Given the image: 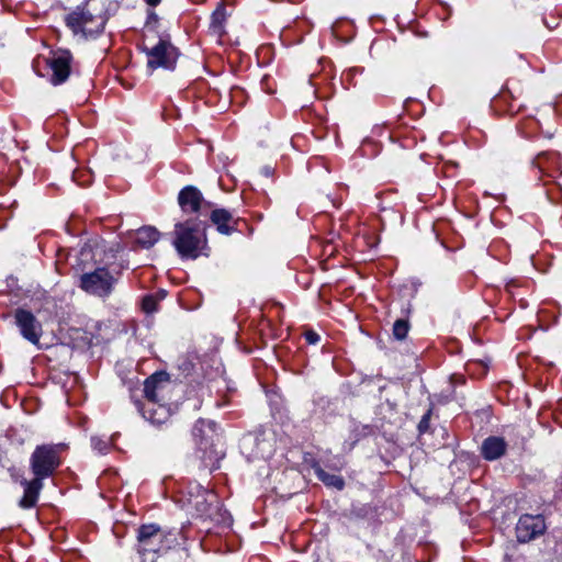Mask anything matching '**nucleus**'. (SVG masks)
Here are the masks:
<instances>
[{"instance_id": "obj_1", "label": "nucleus", "mask_w": 562, "mask_h": 562, "mask_svg": "<svg viewBox=\"0 0 562 562\" xmlns=\"http://www.w3.org/2000/svg\"><path fill=\"white\" fill-rule=\"evenodd\" d=\"M205 228L202 221L192 218L175 224L172 245L180 258L195 260L201 256H209Z\"/></svg>"}, {"instance_id": "obj_2", "label": "nucleus", "mask_w": 562, "mask_h": 562, "mask_svg": "<svg viewBox=\"0 0 562 562\" xmlns=\"http://www.w3.org/2000/svg\"><path fill=\"white\" fill-rule=\"evenodd\" d=\"M177 535L167 532L156 524H146L137 529L136 550L142 562H156L157 557L177 544Z\"/></svg>"}, {"instance_id": "obj_3", "label": "nucleus", "mask_w": 562, "mask_h": 562, "mask_svg": "<svg viewBox=\"0 0 562 562\" xmlns=\"http://www.w3.org/2000/svg\"><path fill=\"white\" fill-rule=\"evenodd\" d=\"M68 446L59 443L37 445L30 456V470L33 476L46 480L55 475L64 463V454Z\"/></svg>"}, {"instance_id": "obj_4", "label": "nucleus", "mask_w": 562, "mask_h": 562, "mask_svg": "<svg viewBox=\"0 0 562 562\" xmlns=\"http://www.w3.org/2000/svg\"><path fill=\"white\" fill-rule=\"evenodd\" d=\"M64 21L74 35L88 38L103 32L106 19L103 14L95 13L89 3H83L69 12Z\"/></svg>"}, {"instance_id": "obj_5", "label": "nucleus", "mask_w": 562, "mask_h": 562, "mask_svg": "<svg viewBox=\"0 0 562 562\" xmlns=\"http://www.w3.org/2000/svg\"><path fill=\"white\" fill-rule=\"evenodd\" d=\"M119 276L111 273L106 267H99L80 276L79 288L90 295L105 299L113 293Z\"/></svg>"}, {"instance_id": "obj_6", "label": "nucleus", "mask_w": 562, "mask_h": 562, "mask_svg": "<svg viewBox=\"0 0 562 562\" xmlns=\"http://www.w3.org/2000/svg\"><path fill=\"white\" fill-rule=\"evenodd\" d=\"M147 56V67L150 69H175L179 52L169 40L160 38L153 47H144Z\"/></svg>"}, {"instance_id": "obj_7", "label": "nucleus", "mask_w": 562, "mask_h": 562, "mask_svg": "<svg viewBox=\"0 0 562 562\" xmlns=\"http://www.w3.org/2000/svg\"><path fill=\"white\" fill-rule=\"evenodd\" d=\"M13 318L20 335L32 345L38 347L44 330L42 323L33 312L24 307H18L13 312Z\"/></svg>"}, {"instance_id": "obj_8", "label": "nucleus", "mask_w": 562, "mask_h": 562, "mask_svg": "<svg viewBox=\"0 0 562 562\" xmlns=\"http://www.w3.org/2000/svg\"><path fill=\"white\" fill-rule=\"evenodd\" d=\"M178 204L183 213L195 215L196 221L200 216H207L212 206V203L206 201L202 192L193 186H187L180 190Z\"/></svg>"}, {"instance_id": "obj_9", "label": "nucleus", "mask_w": 562, "mask_h": 562, "mask_svg": "<svg viewBox=\"0 0 562 562\" xmlns=\"http://www.w3.org/2000/svg\"><path fill=\"white\" fill-rule=\"evenodd\" d=\"M546 530L547 525L542 515L524 514L516 524V539L519 543H528L542 536Z\"/></svg>"}, {"instance_id": "obj_10", "label": "nucleus", "mask_w": 562, "mask_h": 562, "mask_svg": "<svg viewBox=\"0 0 562 562\" xmlns=\"http://www.w3.org/2000/svg\"><path fill=\"white\" fill-rule=\"evenodd\" d=\"M74 63V56L68 49H58L53 52L52 56L47 59V66L52 74L49 82L54 86L65 83L70 74Z\"/></svg>"}, {"instance_id": "obj_11", "label": "nucleus", "mask_w": 562, "mask_h": 562, "mask_svg": "<svg viewBox=\"0 0 562 562\" xmlns=\"http://www.w3.org/2000/svg\"><path fill=\"white\" fill-rule=\"evenodd\" d=\"M171 387L170 376L165 371H159L148 376L144 382V395L147 404L167 402Z\"/></svg>"}, {"instance_id": "obj_12", "label": "nucleus", "mask_w": 562, "mask_h": 562, "mask_svg": "<svg viewBox=\"0 0 562 562\" xmlns=\"http://www.w3.org/2000/svg\"><path fill=\"white\" fill-rule=\"evenodd\" d=\"M212 224L216 227V231L222 235H232L235 232H238L239 223L241 220L239 217H235L232 212L226 209L211 206L210 212L207 214Z\"/></svg>"}, {"instance_id": "obj_13", "label": "nucleus", "mask_w": 562, "mask_h": 562, "mask_svg": "<svg viewBox=\"0 0 562 562\" xmlns=\"http://www.w3.org/2000/svg\"><path fill=\"white\" fill-rule=\"evenodd\" d=\"M539 172L553 176L562 170V158L559 153L547 150L539 153L532 161Z\"/></svg>"}, {"instance_id": "obj_14", "label": "nucleus", "mask_w": 562, "mask_h": 562, "mask_svg": "<svg viewBox=\"0 0 562 562\" xmlns=\"http://www.w3.org/2000/svg\"><path fill=\"white\" fill-rule=\"evenodd\" d=\"M21 485L23 486L24 493L19 502L20 507L23 509L33 508L38 501L42 488L44 487L43 480L33 476L31 480H22Z\"/></svg>"}, {"instance_id": "obj_15", "label": "nucleus", "mask_w": 562, "mask_h": 562, "mask_svg": "<svg viewBox=\"0 0 562 562\" xmlns=\"http://www.w3.org/2000/svg\"><path fill=\"white\" fill-rule=\"evenodd\" d=\"M507 452V442L503 437L490 436L483 440L481 456L487 461L504 457Z\"/></svg>"}, {"instance_id": "obj_16", "label": "nucleus", "mask_w": 562, "mask_h": 562, "mask_svg": "<svg viewBox=\"0 0 562 562\" xmlns=\"http://www.w3.org/2000/svg\"><path fill=\"white\" fill-rule=\"evenodd\" d=\"M143 416L151 424L160 426L170 419L171 412L166 402L150 403L143 408Z\"/></svg>"}, {"instance_id": "obj_17", "label": "nucleus", "mask_w": 562, "mask_h": 562, "mask_svg": "<svg viewBox=\"0 0 562 562\" xmlns=\"http://www.w3.org/2000/svg\"><path fill=\"white\" fill-rule=\"evenodd\" d=\"M205 426V423L202 420H199L193 428V436L196 440V445L199 449L203 452L204 459L212 460L213 458L215 460L218 459L217 453L213 450V435L212 436H204L203 435V427Z\"/></svg>"}, {"instance_id": "obj_18", "label": "nucleus", "mask_w": 562, "mask_h": 562, "mask_svg": "<svg viewBox=\"0 0 562 562\" xmlns=\"http://www.w3.org/2000/svg\"><path fill=\"white\" fill-rule=\"evenodd\" d=\"M227 21V11L224 2L218 3L211 15L209 32L218 41L226 34L225 24Z\"/></svg>"}, {"instance_id": "obj_19", "label": "nucleus", "mask_w": 562, "mask_h": 562, "mask_svg": "<svg viewBox=\"0 0 562 562\" xmlns=\"http://www.w3.org/2000/svg\"><path fill=\"white\" fill-rule=\"evenodd\" d=\"M215 495L202 488H198L195 495H190L188 504L195 509L200 516L207 515Z\"/></svg>"}, {"instance_id": "obj_20", "label": "nucleus", "mask_w": 562, "mask_h": 562, "mask_svg": "<svg viewBox=\"0 0 562 562\" xmlns=\"http://www.w3.org/2000/svg\"><path fill=\"white\" fill-rule=\"evenodd\" d=\"M160 238V233L154 226H143L136 231L134 243L144 249L151 248Z\"/></svg>"}, {"instance_id": "obj_21", "label": "nucleus", "mask_w": 562, "mask_h": 562, "mask_svg": "<svg viewBox=\"0 0 562 562\" xmlns=\"http://www.w3.org/2000/svg\"><path fill=\"white\" fill-rule=\"evenodd\" d=\"M517 82L513 79L508 80L505 89H503L493 100L492 108L502 114L506 113V106L509 105L513 98L514 85Z\"/></svg>"}, {"instance_id": "obj_22", "label": "nucleus", "mask_w": 562, "mask_h": 562, "mask_svg": "<svg viewBox=\"0 0 562 562\" xmlns=\"http://www.w3.org/2000/svg\"><path fill=\"white\" fill-rule=\"evenodd\" d=\"M314 470L317 479L321 482H323L326 486L334 487L338 491H341L345 487V480L342 476L337 474H330L321 467H316Z\"/></svg>"}, {"instance_id": "obj_23", "label": "nucleus", "mask_w": 562, "mask_h": 562, "mask_svg": "<svg viewBox=\"0 0 562 562\" xmlns=\"http://www.w3.org/2000/svg\"><path fill=\"white\" fill-rule=\"evenodd\" d=\"M524 108L525 103L522 102V89H517L516 85H514L512 102L508 106H506L505 114L510 116L517 115Z\"/></svg>"}, {"instance_id": "obj_24", "label": "nucleus", "mask_w": 562, "mask_h": 562, "mask_svg": "<svg viewBox=\"0 0 562 562\" xmlns=\"http://www.w3.org/2000/svg\"><path fill=\"white\" fill-rule=\"evenodd\" d=\"M411 324L407 318H398L394 322L392 334L396 340H404L409 331Z\"/></svg>"}, {"instance_id": "obj_25", "label": "nucleus", "mask_w": 562, "mask_h": 562, "mask_svg": "<svg viewBox=\"0 0 562 562\" xmlns=\"http://www.w3.org/2000/svg\"><path fill=\"white\" fill-rule=\"evenodd\" d=\"M432 415V406H430L427 412L422 416L417 429L419 435L426 434L430 429V419Z\"/></svg>"}, {"instance_id": "obj_26", "label": "nucleus", "mask_w": 562, "mask_h": 562, "mask_svg": "<svg viewBox=\"0 0 562 562\" xmlns=\"http://www.w3.org/2000/svg\"><path fill=\"white\" fill-rule=\"evenodd\" d=\"M143 311L147 314H151L157 311L158 302L153 295H147L142 302Z\"/></svg>"}, {"instance_id": "obj_27", "label": "nucleus", "mask_w": 562, "mask_h": 562, "mask_svg": "<svg viewBox=\"0 0 562 562\" xmlns=\"http://www.w3.org/2000/svg\"><path fill=\"white\" fill-rule=\"evenodd\" d=\"M516 7V0H501L499 3V10L506 14L512 13Z\"/></svg>"}, {"instance_id": "obj_28", "label": "nucleus", "mask_w": 562, "mask_h": 562, "mask_svg": "<svg viewBox=\"0 0 562 562\" xmlns=\"http://www.w3.org/2000/svg\"><path fill=\"white\" fill-rule=\"evenodd\" d=\"M304 338L310 345H315L321 340V336L313 329L306 330L304 333Z\"/></svg>"}, {"instance_id": "obj_29", "label": "nucleus", "mask_w": 562, "mask_h": 562, "mask_svg": "<svg viewBox=\"0 0 562 562\" xmlns=\"http://www.w3.org/2000/svg\"><path fill=\"white\" fill-rule=\"evenodd\" d=\"M94 448L99 449V451H103L106 449V443L102 442L101 440H92Z\"/></svg>"}, {"instance_id": "obj_30", "label": "nucleus", "mask_w": 562, "mask_h": 562, "mask_svg": "<svg viewBox=\"0 0 562 562\" xmlns=\"http://www.w3.org/2000/svg\"><path fill=\"white\" fill-rule=\"evenodd\" d=\"M146 3L150 7H156L160 3L161 0H145Z\"/></svg>"}, {"instance_id": "obj_31", "label": "nucleus", "mask_w": 562, "mask_h": 562, "mask_svg": "<svg viewBox=\"0 0 562 562\" xmlns=\"http://www.w3.org/2000/svg\"><path fill=\"white\" fill-rule=\"evenodd\" d=\"M525 124H528V125H537V122L533 120V119H529L527 120V122Z\"/></svg>"}, {"instance_id": "obj_32", "label": "nucleus", "mask_w": 562, "mask_h": 562, "mask_svg": "<svg viewBox=\"0 0 562 562\" xmlns=\"http://www.w3.org/2000/svg\"><path fill=\"white\" fill-rule=\"evenodd\" d=\"M519 128L521 130V133L526 136V137H529V135L524 131V125H520Z\"/></svg>"}]
</instances>
